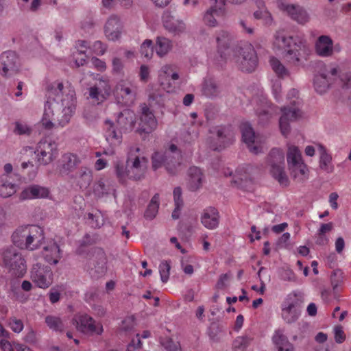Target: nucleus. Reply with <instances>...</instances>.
<instances>
[{
    "label": "nucleus",
    "instance_id": "nucleus-62",
    "mask_svg": "<svg viewBox=\"0 0 351 351\" xmlns=\"http://www.w3.org/2000/svg\"><path fill=\"white\" fill-rule=\"evenodd\" d=\"M60 291L62 289L58 290L56 287H53L49 293V298L51 303L54 304L58 302L60 299Z\"/></svg>",
    "mask_w": 351,
    "mask_h": 351
},
{
    "label": "nucleus",
    "instance_id": "nucleus-47",
    "mask_svg": "<svg viewBox=\"0 0 351 351\" xmlns=\"http://www.w3.org/2000/svg\"><path fill=\"white\" fill-rule=\"evenodd\" d=\"M114 191L113 187L108 184H106L103 180H99L93 186V193L98 197L110 194Z\"/></svg>",
    "mask_w": 351,
    "mask_h": 351
},
{
    "label": "nucleus",
    "instance_id": "nucleus-18",
    "mask_svg": "<svg viewBox=\"0 0 351 351\" xmlns=\"http://www.w3.org/2000/svg\"><path fill=\"white\" fill-rule=\"evenodd\" d=\"M240 128L243 141L246 144L250 152L254 154L261 152L262 151V146L258 141V136L255 135L251 125L247 122L242 123Z\"/></svg>",
    "mask_w": 351,
    "mask_h": 351
},
{
    "label": "nucleus",
    "instance_id": "nucleus-33",
    "mask_svg": "<svg viewBox=\"0 0 351 351\" xmlns=\"http://www.w3.org/2000/svg\"><path fill=\"white\" fill-rule=\"evenodd\" d=\"M43 256L50 264H57L61 258V252L56 242L51 241L43 247Z\"/></svg>",
    "mask_w": 351,
    "mask_h": 351
},
{
    "label": "nucleus",
    "instance_id": "nucleus-30",
    "mask_svg": "<svg viewBox=\"0 0 351 351\" xmlns=\"http://www.w3.org/2000/svg\"><path fill=\"white\" fill-rule=\"evenodd\" d=\"M210 133L216 134L219 143L218 146H212L214 150H221L233 141V135L226 127L217 126L210 130Z\"/></svg>",
    "mask_w": 351,
    "mask_h": 351
},
{
    "label": "nucleus",
    "instance_id": "nucleus-37",
    "mask_svg": "<svg viewBox=\"0 0 351 351\" xmlns=\"http://www.w3.org/2000/svg\"><path fill=\"white\" fill-rule=\"evenodd\" d=\"M261 106L256 110L259 121L265 123L269 120L272 114L276 112V107L267 101L265 98L261 99Z\"/></svg>",
    "mask_w": 351,
    "mask_h": 351
},
{
    "label": "nucleus",
    "instance_id": "nucleus-29",
    "mask_svg": "<svg viewBox=\"0 0 351 351\" xmlns=\"http://www.w3.org/2000/svg\"><path fill=\"white\" fill-rule=\"evenodd\" d=\"M49 191L47 187L33 184L25 188L21 193V200L45 198L48 197Z\"/></svg>",
    "mask_w": 351,
    "mask_h": 351
},
{
    "label": "nucleus",
    "instance_id": "nucleus-5",
    "mask_svg": "<svg viewBox=\"0 0 351 351\" xmlns=\"http://www.w3.org/2000/svg\"><path fill=\"white\" fill-rule=\"evenodd\" d=\"M134 114L132 111L125 109L119 113L117 118V125L109 121H105V136L106 141L113 146L120 145L122 141L121 130L132 128L134 123Z\"/></svg>",
    "mask_w": 351,
    "mask_h": 351
},
{
    "label": "nucleus",
    "instance_id": "nucleus-28",
    "mask_svg": "<svg viewBox=\"0 0 351 351\" xmlns=\"http://www.w3.org/2000/svg\"><path fill=\"white\" fill-rule=\"evenodd\" d=\"M1 64L2 65L1 74L4 76L8 75V71L16 72L18 70V57L13 51H4L1 55Z\"/></svg>",
    "mask_w": 351,
    "mask_h": 351
},
{
    "label": "nucleus",
    "instance_id": "nucleus-54",
    "mask_svg": "<svg viewBox=\"0 0 351 351\" xmlns=\"http://www.w3.org/2000/svg\"><path fill=\"white\" fill-rule=\"evenodd\" d=\"M171 266L170 263L167 261H162L159 265V272L162 282H167L169 277Z\"/></svg>",
    "mask_w": 351,
    "mask_h": 351
},
{
    "label": "nucleus",
    "instance_id": "nucleus-13",
    "mask_svg": "<svg viewBox=\"0 0 351 351\" xmlns=\"http://www.w3.org/2000/svg\"><path fill=\"white\" fill-rule=\"evenodd\" d=\"M37 161L40 165H47L51 163L58 154L57 145L47 140L40 141L34 152Z\"/></svg>",
    "mask_w": 351,
    "mask_h": 351
},
{
    "label": "nucleus",
    "instance_id": "nucleus-20",
    "mask_svg": "<svg viewBox=\"0 0 351 351\" xmlns=\"http://www.w3.org/2000/svg\"><path fill=\"white\" fill-rule=\"evenodd\" d=\"M111 88L108 80H99L93 86L89 88V98L94 103L99 104L104 101L110 95Z\"/></svg>",
    "mask_w": 351,
    "mask_h": 351
},
{
    "label": "nucleus",
    "instance_id": "nucleus-49",
    "mask_svg": "<svg viewBox=\"0 0 351 351\" xmlns=\"http://www.w3.org/2000/svg\"><path fill=\"white\" fill-rule=\"evenodd\" d=\"M343 272L341 270L336 269L331 274L330 281L335 295L339 291V287L343 283Z\"/></svg>",
    "mask_w": 351,
    "mask_h": 351
},
{
    "label": "nucleus",
    "instance_id": "nucleus-31",
    "mask_svg": "<svg viewBox=\"0 0 351 351\" xmlns=\"http://www.w3.org/2000/svg\"><path fill=\"white\" fill-rule=\"evenodd\" d=\"M272 342L277 351H294L293 345L289 341L285 335V330L278 328L274 330L272 336Z\"/></svg>",
    "mask_w": 351,
    "mask_h": 351
},
{
    "label": "nucleus",
    "instance_id": "nucleus-7",
    "mask_svg": "<svg viewBox=\"0 0 351 351\" xmlns=\"http://www.w3.org/2000/svg\"><path fill=\"white\" fill-rule=\"evenodd\" d=\"M298 90L292 89L289 91L287 96L289 98L291 96L294 97L295 99L291 101V106H284L280 110L282 115L279 120V126L281 133L283 136H286L290 131V122L298 120L301 116L302 112L300 108V101L298 98Z\"/></svg>",
    "mask_w": 351,
    "mask_h": 351
},
{
    "label": "nucleus",
    "instance_id": "nucleus-64",
    "mask_svg": "<svg viewBox=\"0 0 351 351\" xmlns=\"http://www.w3.org/2000/svg\"><path fill=\"white\" fill-rule=\"evenodd\" d=\"M139 77L141 82H147L149 77V69L147 65L143 64L141 66Z\"/></svg>",
    "mask_w": 351,
    "mask_h": 351
},
{
    "label": "nucleus",
    "instance_id": "nucleus-40",
    "mask_svg": "<svg viewBox=\"0 0 351 351\" xmlns=\"http://www.w3.org/2000/svg\"><path fill=\"white\" fill-rule=\"evenodd\" d=\"M318 149L320 154L319 156V167L328 172L331 173L334 170L333 166L331 165L332 162V157L327 152V150L326 147L321 145H318Z\"/></svg>",
    "mask_w": 351,
    "mask_h": 351
},
{
    "label": "nucleus",
    "instance_id": "nucleus-42",
    "mask_svg": "<svg viewBox=\"0 0 351 351\" xmlns=\"http://www.w3.org/2000/svg\"><path fill=\"white\" fill-rule=\"evenodd\" d=\"M19 171L21 172L23 179L30 181L36 178L38 172V168L32 162H23L21 165Z\"/></svg>",
    "mask_w": 351,
    "mask_h": 351
},
{
    "label": "nucleus",
    "instance_id": "nucleus-10",
    "mask_svg": "<svg viewBox=\"0 0 351 351\" xmlns=\"http://www.w3.org/2000/svg\"><path fill=\"white\" fill-rule=\"evenodd\" d=\"M287 160L289 169L294 173V177H301L300 179L306 177L308 168L302 160L301 152L298 147L289 146Z\"/></svg>",
    "mask_w": 351,
    "mask_h": 351
},
{
    "label": "nucleus",
    "instance_id": "nucleus-1",
    "mask_svg": "<svg viewBox=\"0 0 351 351\" xmlns=\"http://www.w3.org/2000/svg\"><path fill=\"white\" fill-rule=\"evenodd\" d=\"M47 95L40 121L43 128L49 130L65 127L76 108L74 87L68 81H56L48 86Z\"/></svg>",
    "mask_w": 351,
    "mask_h": 351
},
{
    "label": "nucleus",
    "instance_id": "nucleus-25",
    "mask_svg": "<svg viewBox=\"0 0 351 351\" xmlns=\"http://www.w3.org/2000/svg\"><path fill=\"white\" fill-rule=\"evenodd\" d=\"M29 228L27 250L34 251L38 249L44 242L45 234L43 229L38 226L30 225Z\"/></svg>",
    "mask_w": 351,
    "mask_h": 351
},
{
    "label": "nucleus",
    "instance_id": "nucleus-6",
    "mask_svg": "<svg viewBox=\"0 0 351 351\" xmlns=\"http://www.w3.org/2000/svg\"><path fill=\"white\" fill-rule=\"evenodd\" d=\"M182 155L180 150L174 144L169 145L164 153L156 152L152 157V167L154 170L165 166L170 174H176L181 169Z\"/></svg>",
    "mask_w": 351,
    "mask_h": 351
},
{
    "label": "nucleus",
    "instance_id": "nucleus-8",
    "mask_svg": "<svg viewBox=\"0 0 351 351\" xmlns=\"http://www.w3.org/2000/svg\"><path fill=\"white\" fill-rule=\"evenodd\" d=\"M2 259L5 267L8 268L15 277L21 278L26 273V262L14 247L5 249L2 252Z\"/></svg>",
    "mask_w": 351,
    "mask_h": 351
},
{
    "label": "nucleus",
    "instance_id": "nucleus-15",
    "mask_svg": "<svg viewBox=\"0 0 351 351\" xmlns=\"http://www.w3.org/2000/svg\"><path fill=\"white\" fill-rule=\"evenodd\" d=\"M180 78L177 66L173 64H167L161 67L158 73V82L162 88L167 93L174 89L171 81L175 82Z\"/></svg>",
    "mask_w": 351,
    "mask_h": 351
},
{
    "label": "nucleus",
    "instance_id": "nucleus-16",
    "mask_svg": "<svg viewBox=\"0 0 351 351\" xmlns=\"http://www.w3.org/2000/svg\"><path fill=\"white\" fill-rule=\"evenodd\" d=\"M277 8L286 12L293 20L300 24H305L309 20L306 11L302 7L293 4H288L285 0H276Z\"/></svg>",
    "mask_w": 351,
    "mask_h": 351
},
{
    "label": "nucleus",
    "instance_id": "nucleus-22",
    "mask_svg": "<svg viewBox=\"0 0 351 351\" xmlns=\"http://www.w3.org/2000/svg\"><path fill=\"white\" fill-rule=\"evenodd\" d=\"M300 308L297 302L287 300L281 306V316L287 324L295 322L300 315Z\"/></svg>",
    "mask_w": 351,
    "mask_h": 351
},
{
    "label": "nucleus",
    "instance_id": "nucleus-55",
    "mask_svg": "<svg viewBox=\"0 0 351 351\" xmlns=\"http://www.w3.org/2000/svg\"><path fill=\"white\" fill-rule=\"evenodd\" d=\"M141 53L145 58L149 59L154 53L153 43L151 40H145L141 46Z\"/></svg>",
    "mask_w": 351,
    "mask_h": 351
},
{
    "label": "nucleus",
    "instance_id": "nucleus-51",
    "mask_svg": "<svg viewBox=\"0 0 351 351\" xmlns=\"http://www.w3.org/2000/svg\"><path fill=\"white\" fill-rule=\"evenodd\" d=\"M252 339L249 337H238L233 342L232 351H245L249 346Z\"/></svg>",
    "mask_w": 351,
    "mask_h": 351
},
{
    "label": "nucleus",
    "instance_id": "nucleus-45",
    "mask_svg": "<svg viewBox=\"0 0 351 351\" xmlns=\"http://www.w3.org/2000/svg\"><path fill=\"white\" fill-rule=\"evenodd\" d=\"M173 199L175 203V208L172 213L171 217L173 219H178L180 217V212L183 207L182 189L180 187L178 186L174 189Z\"/></svg>",
    "mask_w": 351,
    "mask_h": 351
},
{
    "label": "nucleus",
    "instance_id": "nucleus-27",
    "mask_svg": "<svg viewBox=\"0 0 351 351\" xmlns=\"http://www.w3.org/2000/svg\"><path fill=\"white\" fill-rule=\"evenodd\" d=\"M315 49L319 56L330 57L334 51L333 41L328 36H320L315 42Z\"/></svg>",
    "mask_w": 351,
    "mask_h": 351
},
{
    "label": "nucleus",
    "instance_id": "nucleus-2",
    "mask_svg": "<svg viewBox=\"0 0 351 351\" xmlns=\"http://www.w3.org/2000/svg\"><path fill=\"white\" fill-rule=\"evenodd\" d=\"M272 47L276 51H285L286 61L293 66H304L311 54V49L302 33L291 35L284 30L276 31Z\"/></svg>",
    "mask_w": 351,
    "mask_h": 351
},
{
    "label": "nucleus",
    "instance_id": "nucleus-36",
    "mask_svg": "<svg viewBox=\"0 0 351 351\" xmlns=\"http://www.w3.org/2000/svg\"><path fill=\"white\" fill-rule=\"evenodd\" d=\"M18 189V185L14 183L10 176L3 174L0 176V196L6 198L14 195Z\"/></svg>",
    "mask_w": 351,
    "mask_h": 351
},
{
    "label": "nucleus",
    "instance_id": "nucleus-4",
    "mask_svg": "<svg viewBox=\"0 0 351 351\" xmlns=\"http://www.w3.org/2000/svg\"><path fill=\"white\" fill-rule=\"evenodd\" d=\"M140 151L139 147H132L128 153L125 165L119 160L114 163L115 173L121 183H125L127 180L138 181L144 178L148 160L141 154Z\"/></svg>",
    "mask_w": 351,
    "mask_h": 351
},
{
    "label": "nucleus",
    "instance_id": "nucleus-24",
    "mask_svg": "<svg viewBox=\"0 0 351 351\" xmlns=\"http://www.w3.org/2000/svg\"><path fill=\"white\" fill-rule=\"evenodd\" d=\"M95 257L94 267L90 269V274L95 278H99L105 275L107 271V258L104 251L101 248L95 250Z\"/></svg>",
    "mask_w": 351,
    "mask_h": 351
},
{
    "label": "nucleus",
    "instance_id": "nucleus-11",
    "mask_svg": "<svg viewBox=\"0 0 351 351\" xmlns=\"http://www.w3.org/2000/svg\"><path fill=\"white\" fill-rule=\"evenodd\" d=\"M30 278L36 287L46 289L53 281V274L50 267L36 263L30 271Z\"/></svg>",
    "mask_w": 351,
    "mask_h": 351
},
{
    "label": "nucleus",
    "instance_id": "nucleus-59",
    "mask_svg": "<svg viewBox=\"0 0 351 351\" xmlns=\"http://www.w3.org/2000/svg\"><path fill=\"white\" fill-rule=\"evenodd\" d=\"M9 326L12 331L16 333L21 332L24 328L23 322L14 317L10 318Z\"/></svg>",
    "mask_w": 351,
    "mask_h": 351
},
{
    "label": "nucleus",
    "instance_id": "nucleus-32",
    "mask_svg": "<svg viewBox=\"0 0 351 351\" xmlns=\"http://www.w3.org/2000/svg\"><path fill=\"white\" fill-rule=\"evenodd\" d=\"M204 174L202 171L197 167H191L188 171L187 188L191 191L199 190L203 184Z\"/></svg>",
    "mask_w": 351,
    "mask_h": 351
},
{
    "label": "nucleus",
    "instance_id": "nucleus-17",
    "mask_svg": "<svg viewBox=\"0 0 351 351\" xmlns=\"http://www.w3.org/2000/svg\"><path fill=\"white\" fill-rule=\"evenodd\" d=\"M226 0H210V7L205 12L203 21L210 27L217 25L216 17H221L226 14Z\"/></svg>",
    "mask_w": 351,
    "mask_h": 351
},
{
    "label": "nucleus",
    "instance_id": "nucleus-12",
    "mask_svg": "<svg viewBox=\"0 0 351 351\" xmlns=\"http://www.w3.org/2000/svg\"><path fill=\"white\" fill-rule=\"evenodd\" d=\"M73 321L78 331L90 335H100L104 331L101 322H96L90 315L84 313L75 316Z\"/></svg>",
    "mask_w": 351,
    "mask_h": 351
},
{
    "label": "nucleus",
    "instance_id": "nucleus-63",
    "mask_svg": "<svg viewBox=\"0 0 351 351\" xmlns=\"http://www.w3.org/2000/svg\"><path fill=\"white\" fill-rule=\"evenodd\" d=\"M91 64L99 71H104L106 69V62L96 57L92 58Z\"/></svg>",
    "mask_w": 351,
    "mask_h": 351
},
{
    "label": "nucleus",
    "instance_id": "nucleus-58",
    "mask_svg": "<svg viewBox=\"0 0 351 351\" xmlns=\"http://www.w3.org/2000/svg\"><path fill=\"white\" fill-rule=\"evenodd\" d=\"M161 344L167 351H178L180 348L179 343L170 338L163 339Z\"/></svg>",
    "mask_w": 351,
    "mask_h": 351
},
{
    "label": "nucleus",
    "instance_id": "nucleus-19",
    "mask_svg": "<svg viewBox=\"0 0 351 351\" xmlns=\"http://www.w3.org/2000/svg\"><path fill=\"white\" fill-rule=\"evenodd\" d=\"M141 111L140 127L138 131L141 135L151 134L157 128V120L153 112L145 104L142 107Z\"/></svg>",
    "mask_w": 351,
    "mask_h": 351
},
{
    "label": "nucleus",
    "instance_id": "nucleus-53",
    "mask_svg": "<svg viewBox=\"0 0 351 351\" xmlns=\"http://www.w3.org/2000/svg\"><path fill=\"white\" fill-rule=\"evenodd\" d=\"M79 176L82 181H79L81 187L86 186L90 184L92 181L91 171L86 167H82L79 171Z\"/></svg>",
    "mask_w": 351,
    "mask_h": 351
},
{
    "label": "nucleus",
    "instance_id": "nucleus-39",
    "mask_svg": "<svg viewBox=\"0 0 351 351\" xmlns=\"http://www.w3.org/2000/svg\"><path fill=\"white\" fill-rule=\"evenodd\" d=\"M269 64L277 77L280 79H284L289 77V70L282 63V62L274 56H271L269 58Z\"/></svg>",
    "mask_w": 351,
    "mask_h": 351
},
{
    "label": "nucleus",
    "instance_id": "nucleus-3",
    "mask_svg": "<svg viewBox=\"0 0 351 351\" xmlns=\"http://www.w3.org/2000/svg\"><path fill=\"white\" fill-rule=\"evenodd\" d=\"M232 40V36L229 32L224 30L217 32V53L221 59L225 62L233 60L243 71H254L258 64V58L253 45L250 43L245 44L240 47L239 55L237 56L231 47Z\"/></svg>",
    "mask_w": 351,
    "mask_h": 351
},
{
    "label": "nucleus",
    "instance_id": "nucleus-23",
    "mask_svg": "<svg viewBox=\"0 0 351 351\" xmlns=\"http://www.w3.org/2000/svg\"><path fill=\"white\" fill-rule=\"evenodd\" d=\"M162 20L164 27L170 33L180 34L185 31L186 25L184 22L175 18L169 10L163 12Z\"/></svg>",
    "mask_w": 351,
    "mask_h": 351
},
{
    "label": "nucleus",
    "instance_id": "nucleus-57",
    "mask_svg": "<svg viewBox=\"0 0 351 351\" xmlns=\"http://www.w3.org/2000/svg\"><path fill=\"white\" fill-rule=\"evenodd\" d=\"M89 49L96 55L102 56L106 51V46L102 42L97 40L89 47Z\"/></svg>",
    "mask_w": 351,
    "mask_h": 351
},
{
    "label": "nucleus",
    "instance_id": "nucleus-26",
    "mask_svg": "<svg viewBox=\"0 0 351 351\" xmlns=\"http://www.w3.org/2000/svg\"><path fill=\"white\" fill-rule=\"evenodd\" d=\"M202 224L208 230L216 229L219 223V213L214 207H208L203 210L200 216Z\"/></svg>",
    "mask_w": 351,
    "mask_h": 351
},
{
    "label": "nucleus",
    "instance_id": "nucleus-43",
    "mask_svg": "<svg viewBox=\"0 0 351 351\" xmlns=\"http://www.w3.org/2000/svg\"><path fill=\"white\" fill-rule=\"evenodd\" d=\"M171 41L162 36H158L156 39L155 47L156 52L159 57L165 56L171 49Z\"/></svg>",
    "mask_w": 351,
    "mask_h": 351
},
{
    "label": "nucleus",
    "instance_id": "nucleus-38",
    "mask_svg": "<svg viewBox=\"0 0 351 351\" xmlns=\"http://www.w3.org/2000/svg\"><path fill=\"white\" fill-rule=\"evenodd\" d=\"M201 92L208 98H213L219 95L220 88L213 79H206L202 85Z\"/></svg>",
    "mask_w": 351,
    "mask_h": 351
},
{
    "label": "nucleus",
    "instance_id": "nucleus-56",
    "mask_svg": "<svg viewBox=\"0 0 351 351\" xmlns=\"http://www.w3.org/2000/svg\"><path fill=\"white\" fill-rule=\"evenodd\" d=\"M31 132H32L31 128L29 125H27L26 123L21 122V121H16L15 123V128L14 129V134H18V135H23V134L29 135V134H30Z\"/></svg>",
    "mask_w": 351,
    "mask_h": 351
},
{
    "label": "nucleus",
    "instance_id": "nucleus-44",
    "mask_svg": "<svg viewBox=\"0 0 351 351\" xmlns=\"http://www.w3.org/2000/svg\"><path fill=\"white\" fill-rule=\"evenodd\" d=\"M313 84L316 92L319 94H323L328 90L330 81L326 74L319 73L315 76Z\"/></svg>",
    "mask_w": 351,
    "mask_h": 351
},
{
    "label": "nucleus",
    "instance_id": "nucleus-48",
    "mask_svg": "<svg viewBox=\"0 0 351 351\" xmlns=\"http://www.w3.org/2000/svg\"><path fill=\"white\" fill-rule=\"evenodd\" d=\"M88 224L93 228H100L104 223L103 215L100 211H96L95 213H88L86 216Z\"/></svg>",
    "mask_w": 351,
    "mask_h": 351
},
{
    "label": "nucleus",
    "instance_id": "nucleus-60",
    "mask_svg": "<svg viewBox=\"0 0 351 351\" xmlns=\"http://www.w3.org/2000/svg\"><path fill=\"white\" fill-rule=\"evenodd\" d=\"M335 340L337 343H342L346 339L345 332L341 326H337L334 328Z\"/></svg>",
    "mask_w": 351,
    "mask_h": 351
},
{
    "label": "nucleus",
    "instance_id": "nucleus-46",
    "mask_svg": "<svg viewBox=\"0 0 351 351\" xmlns=\"http://www.w3.org/2000/svg\"><path fill=\"white\" fill-rule=\"evenodd\" d=\"M158 193H156L152 198L145 213V217L147 219H153L157 215L159 208Z\"/></svg>",
    "mask_w": 351,
    "mask_h": 351
},
{
    "label": "nucleus",
    "instance_id": "nucleus-34",
    "mask_svg": "<svg viewBox=\"0 0 351 351\" xmlns=\"http://www.w3.org/2000/svg\"><path fill=\"white\" fill-rule=\"evenodd\" d=\"M29 226L30 225H27L19 227L12 235L13 243L21 250H27V237L30 230Z\"/></svg>",
    "mask_w": 351,
    "mask_h": 351
},
{
    "label": "nucleus",
    "instance_id": "nucleus-52",
    "mask_svg": "<svg viewBox=\"0 0 351 351\" xmlns=\"http://www.w3.org/2000/svg\"><path fill=\"white\" fill-rule=\"evenodd\" d=\"M254 16L256 19L262 20L266 25H271L273 22V18L271 13L267 10H258L254 12Z\"/></svg>",
    "mask_w": 351,
    "mask_h": 351
},
{
    "label": "nucleus",
    "instance_id": "nucleus-21",
    "mask_svg": "<svg viewBox=\"0 0 351 351\" xmlns=\"http://www.w3.org/2000/svg\"><path fill=\"white\" fill-rule=\"evenodd\" d=\"M122 29L123 24L120 18L115 14L110 15L104 26V33L107 38L113 41L118 40Z\"/></svg>",
    "mask_w": 351,
    "mask_h": 351
},
{
    "label": "nucleus",
    "instance_id": "nucleus-41",
    "mask_svg": "<svg viewBox=\"0 0 351 351\" xmlns=\"http://www.w3.org/2000/svg\"><path fill=\"white\" fill-rule=\"evenodd\" d=\"M250 169V165L239 167L234 176V183L241 186H247L248 184H251L252 178L250 174L247 172Z\"/></svg>",
    "mask_w": 351,
    "mask_h": 351
},
{
    "label": "nucleus",
    "instance_id": "nucleus-14",
    "mask_svg": "<svg viewBox=\"0 0 351 351\" xmlns=\"http://www.w3.org/2000/svg\"><path fill=\"white\" fill-rule=\"evenodd\" d=\"M136 90V86L131 81L125 80L119 81L115 88V95L118 102L125 106H130L135 99Z\"/></svg>",
    "mask_w": 351,
    "mask_h": 351
},
{
    "label": "nucleus",
    "instance_id": "nucleus-50",
    "mask_svg": "<svg viewBox=\"0 0 351 351\" xmlns=\"http://www.w3.org/2000/svg\"><path fill=\"white\" fill-rule=\"evenodd\" d=\"M45 322L54 331H62L64 327L62 319L58 317L48 315L45 317Z\"/></svg>",
    "mask_w": 351,
    "mask_h": 351
},
{
    "label": "nucleus",
    "instance_id": "nucleus-9",
    "mask_svg": "<svg viewBox=\"0 0 351 351\" xmlns=\"http://www.w3.org/2000/svg\"><path fill=\"white\" fill-rule=\"evenodd\" d=\"M272 176L282 186H287L289 179L285 172V156L282 149L274 148L268 156Z\"/></svg>",
    "mask_w": 351,
    "mask_h": 351
},
{
    "label": "nucleus",
    "instance_id": "nucleus-61",
    "mask_svg": "<svg viewBox=\"0 0 351 351\" xmlns=\"http://www.w3.org/2000/svg\"><path fill=\"white\" fill-rule=\"evenodd\" d=\"M271 88H272V93L273 95L276 99V101H278L280 99V94L281 93V82L280 78L276 79L275 80H273L271 82Z\"/></svg>",
    "mask_w": 351,
    "mask_h": 351
},
{
    "label": "nucleus",
    "instance_id": "nucleus-35",
    "mask_svg": "<svg viewBox=\"0 0 351 351\" xmlns=\"http://www.w3.org/2000/svg\"><path fill=\"white\" fill-rule=\"evenodd\" d=\"M80 163V160L77 155L67 153L63 155L62 165L60 168V173L62 176L68 175L72 172Z\"/></svg>",
    "mask_w": 351,
    "mask_h": 351
}]
</instances>
